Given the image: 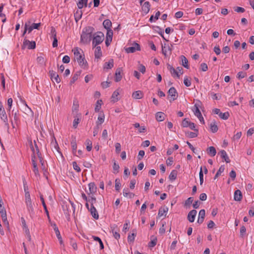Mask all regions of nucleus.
<instances>
[{
    "label": "nucleus",
    "mask_w": 254,
    "mask_h": 254,
    "mask_svg": "<svg viewBox=\"0 0 254 254\" xmlns=\"http://www.w3.org/2000/svg\"><path fill=\"white\" fill-rule=\"evenodd\" d=\"M2 221L5 225L7 226V227H9V223L7 219L6 214L3 215H1Z\"/></svg>",
    "instance_id": "60"
},
{
    "label": "nucleus",
    "mask_w": 254,
    "mask_h": 254,
    "mask_svg": "<svg viewBox=\"0 0 254 254\" xmlns=\"http://www.w3.org/2000/svg\"><path fill=\"white\" fill-rule=\"evenodd\" d=\"M2 221L5 225L7 226V227H9V223L7 219L6 214L3 215H1Z\"/></svg>",
    "instance_id": "59"
},
{
    "label": "nucleus",
    "mask_w": 254,
    "mask_h": 254,
    "mask_svg": "<svg viewBox=\"0 0 254 254\" xmlns=\"http://www.w3.org/2000/svg\"><path fill=\"white\" fill-rule=\"evenodd\" d=\"M79 121L80 119L78 118V117L77 116H75L73 122V128H76L77 127V125L79 123Z\"/></svg>",
    "instance_id": "57"
},
{
    "label": "nucleus",
    "mask_w": 254,
    "mask_h": 254,
    "mask_svg": "<svg viewBox=\"0 0 254 254\" xmlns=\"http://www.w3.org/2000/svg\"><path fill=\"white\" fill-rule=\"evenodd\" d=\"M194 132H191V131H187L185 132L186 135L189 137L190 138H195L196 137L198 134V130L196 129L195 130H194Z\"/></svg>",
    "instance_id": "20"
},
{
    "label": "nucleus",
    "mask_w": 254,
    "mask_h": 254,
    "mask_svg": "<svg viewBox=\"0 0 254 254\" xmlns=\"http://www.w3.org/2000/svg\"><path fill=\"white\" fill-rule=\"evenodd\" d=\"M140 45L136 43H134L132 46L127 48L126 49V51L127 53H134L136 51H140Z\"/></svg>",
    "instance_id": "6"
},
{
    "label": "nucleus",
    "mask_w": 254,
    "mask_h": 254,
    "mask_svg": "<svg viewBox=\"0 0 254 254\" xmlns=\"http://www.w3.org/2000/svg\"><path fill=\"white\" fill-rule=\"evenodd\" d=\"M104 39V35L101 32H97L93 34L92 45L94 48L102 43Z\"/></svg>",
    "instance_id": "3"
},
{
    "label": "nucleus",
    "mask_w": 254,
    "mask_h": 254,
    "mask_svg": "<svg viewBox=\"0 0 254 254\" xmlns=\"http://www.w3.org/2000/svg\"><path fill=\"white\" fill-rule=\"evenodd\" d=\"M71 141V145L72 149V152L73 154H75L76 152L77 144L75 137L72 136Z\"/></svg>",
    "instance_id": "21"
},
{
    "label": "nucleus",
    "mask_w": 254,
    "mask_h": 254,
    "mask_svg": "<svg viewBox=\"0 0 254 254\" xmlns=\"http://www.w3.org/2000/svg\"><path fill=\"white\" fill-rule=\"evenodd\" d=\"M243 195L242 192L239 190L235 191L234 199L235 201H241L242 199Z\"/></svg>",
    "instance_id": "14"
},
{
    "label": "nucleus",
    "mask_w": 254,
    "mask_h": 254,
    "mask_svg": "<svg viewBox=\"0 0 254 254\" xmlns=\"http://www.w3.org/2000/svg\"><path fill=\"white\" fill-rule=\"evenodd\" d=\"M157 242V238L152 236L151 237V241L149 242L148 246L149 247L152 248L156 246Z\"/></svg>",
    "instance_id": "32"
},
{
    "label": "nucleus",
    "mask_w": 254,
    "mask_h": 254,
    "mask_svg": "<svg viewBox=\"0 0 254 254\" xmlns=\"http://www.w3.org/2000/svg\"><path fill=\"white\" fill-rule=\"evenodd\" d=\"M168 98L170 97V102H171L172 101L176 100L178 97V93L176 89L174 87H171L168 91Z\"/></svg>",
    "instance_id": "4"
},
{
    "label": "nucleus",
    "mask_w": 254,
    "mask_h": 254,
    "mask_svg": "<svg viewBox=\"0 0 254 254\" xmlns=\"http://www.w3.org/2000/svg\"><path fill=\"white\" fill-rule=\"evenodd\" d=\"M155 30L157 32V33L162 37V38L165 41H168V40H167L164 36V31L159 26L155 27Z\"/></svg>",
    "instance_id": "36"
},
{
    "label": "nucleus",
    "mask_w": 254,
    "mask_h": 254,
    "mask_svg": "<svg viewBox=\"0 0 254 254\" xmlns=\"http://www.w3.org/2000/svg\"><path fill=\"white\" fill-rule=\"evenodd\" d=\"M89 211L90 212L92 217L94 219H98L99 218L98 213L94 206H91Z\"/></svg>",
    "instance_id": "13"
},
{
    "label": "nucleus",
    "mask_w": 254,
    "mask_h": 254,
    "mask_svg": "<svg viewBox=\"0 0 254 254\" xmlns=\"http://www.w3.org/2000/svg\"><path fill=\"white\" fill-rule=\"evenodd\" d=\"M162 53L165 56L166 55L167 51H170V53L172 51V48L168 45H166V44H164V46L162 45Z\"/></svg>",
    "instance_id": "35"
},
{
    "label": "nucleus",
    "mask_w": 254,
    "mask_h": 254,
    "mask_svg": "<svg viewBox=\"0 0 254 254\" xmlns=\"http://www.w3.org/2000/svg\"><path fill=\"white\" fill-rule=\"evenodd\" d=\"M26 46H27L28 49H34L36 48V42L35 41H30L28 40L24 39L22 48H24V47H25Z\"/></svg>",
    "instance_id": "5"
},
{
    "label": "nucleus",
    "mask_w": 254,
    "mask_h": 254,
    "mask_svg": "<svg viewBox=\"0 0 254 254\" xmlns=\"http://www.w3.org/2000/svg\"><path fill=\"white\" fill-rule=\"evenodd\" d=\"M114 66V60L110 59L108 62H106L104 64V69H111Z\"/></svg>",
    "instance_id": "22"
},
{
    "label": "nucleus",
    "mask_w": 254,
    "mask_h": 254,
    "mask_svg": "<svg viewBox=\"0 0 254 254\" xmlns=\"http://www.w3.org/2000/svg\"><path fill=\"white\" fill-rule=\"evenodd\" d=\"M199 104L196 103L194 104L193 107V109H192V111L194 113V114L195 115V116H197L198 115L199 116H201V112L199 109Z\"/></svg>",
    "instance_id": "26"
},
{
    "label": "nucleus",
    "mask_w": 254,
    "mask_h": 254,
    "mask_svg": "<svg viewBox=\"0 0 254 254\" xmlns=\"http://www.w3.org/2000/svg\"><path fill=\"white\" fill-rule=\"evenodd\" d=\"M119 95V92L118 91V90L115 91L112 95V98L113 99V101L114 102H117L119 100V98L118 97Z\"/></svg>",
    "instance_id": "44"
},
{
    "label": "nucleus",
    "mask_w": 254,
    "mask_h": 254,
    "mask_svg": "<svg viewBox=\"0 0 254 254\" xmlns=\"http://www.w3.org/2000/svg\"><path fill=\"white\" fill-rule=\"evenodd\" d=\"M51 38L55 39V38H57V32L55 28L53 27H51Z\"/></svg>",
    "instance_id": "64"
},
{
    "label": "nucleus",
    "mask_w": 254,
    "mask_h": 254,
    "mask_svg": "<svg viewBox=\"0 0 254 254\" xmlns=\"http://www.w3.org/2000/svg\"><path fill=\"white\" fill-rule=\"evenodd\" d=\"M167 68L170 71L172 75L175 74L178 78H180V74H179L178 72L170 64H167Z\"/></svg>",
    "instance_id": "18"
},
{
    "label": "nucleus",
    "mask_w": 254,
    "mask_h": 254,
    "mask_svg": "<svg viewBox=\"0 0 254 254\" xmlns=\"http://www.w3.org/2000/svg\"><path fill=\"white\" fill-rule=\"evenodd\" d=\"M80 51L81 49H79L77 47L75 48L73 50L74 55V58L77 60L79 65L83 68H87L88 67V64L84 58V54L80 53Z\"/></svg>",
    "instance_id": "2"
},
{
    "label": "nucleus",
    "mask_w": 254,
    "mask_h": 254,
    "mask_svg": "<svg viewBox=\"0 0 254 254\" xmlns=\"http://www.w3.org/2000/svg\"><path fill=\"white\" fill-rule=\"evenodd\" d=\"M165 114L161 112H157L156 114V119L158 122H161L165 119Z\"/></svg>",
    "instance_id": "31"
},
{
    "label": "nucleus",
    "mask_w": 254,
    "mask_h": 254,
    "mask_svg": "<svg viewBox=\"0 0 254 254\" xmlns=\"http://www.w3.org/2000/svg\"><path fill=\"white\" fill-rule=\"evenodd\" d=\"M40 200L42 202V205L44 207V210L47 214V216L48 218L49 219H50V216H49V211L48 210V209H47V206H46V204L45 203V200H44V198L43 197V195H40Z\"/></svg>",
    "instance_id": "23"
},
{
    "label": "nucleus",
    "mask_w": 254,
    "mask_h": 254,
    "mask_svg": "<svg viewBox=\"0 0 254 254\" xmlns=\"http://www.w3.org/2000/svg\"><path fill=\"white\" fill-rule=\"evenodd\" d=\"M113 173L114 174H117L119 172L120 166H119V165L118 164H117L115 161L114 162V165H113Z\"/></svg>",
    "instance_id": "49"
},
{
    "label": "nucleus",
    "mask_w": 254,
    "mask_h": 254,
    "mask_svg": "<svg viewBox=\"0 0 254 254\" xmlns=\"http://www.w3.org/2000/svg\"><path fill=\"white\" fill-rule=\"evenodd\" d=\"M219 116L221 119L226 120L229 118L230 114L228 112L225 113L220 112Z\"/></svg>",
    "instance_id": "42"
},
{
    "label": "nucleus",
    "mask_w": 254,
    "mask_h": 254,
    "mask_svg": "<svg viewBox=\"0 0 254 254\" xmlns=\"http://www.w3.org/2000/svg\"><path fill=\"white\" fill-rule=\"evenodd\" d=\"M113 31L112 30H108L106 34V38L105 41L106 45L108 47L110 44L112 40Z\"/></svg>",
    "instance_id": "9"
},
{
    "label": "nucleus",
    "mask_w": 254,
    "mask_h": 254,
    "mask_svg": "<svg viewBox=\"0 0 254 254\" xmlns=\"http://www.w3.org/2000/svg\"><path fill=\"white\" fill-rule=\"evenodd\" d=\"M177 174H178V172L177 170H172V172H171L170 174L169 175V179L172 181L175 180L177 178Z\"/></svg>",
    "instance_id": "33"
},
{
    "label": "nucleus",
    "mask_w": 254,
    "mask_h": 254,
    "mask_svg": "<svg viewBox=\"0 0 254 254\" xmlns=\"http://www.w3.org/2000/svg\"><path fill=\"white\" fill-rule=\"evenodd\" d=\"M51 78L52 80H55L57 83H60L61 79L60 78L59 75L54 70H50L49 71Z\"/></svg>",
    "instance_id": "11"
},
{
    "label": "nucleus",
    "mask_w": 254,
    "mask_h": 254,
    "mask_svg": "<svg viewBox=\"0 0 254 254\" xmlns=\"http://www.w3.org/2000/svg\"><path fill=\"white\" fill-rule=\"evenodd\" d=\"M27 209L30 213L34 212V208L32 201L25 202Z\"/></svg>",
    "instance_id": "34"
},
{
    "label": "nucleus",
    "mask_w": 254,
    "mask_h": 254,
    "mask_svg": "<svg viewBox=\"0 0 254 254\" xmlns=\"http://www.w3.org/2000/svg\"><path fill=\"white\" fill-rule=\"evenodd\" d=\"M55 139V142H52L51 144L52 145H54V147L55 148V149L57 151V152H58V153L62 156L63 157V155H62V153H61V152L60 151V147L58 145V144L55 139V138H54Z\"/></svg>",
    "instance_id": "46"
},
{
    "label": "nucleus",
    "mask_w": 254,
    "mask_h": 254,
    "mask_svg": "<svg viewBox=\"0 0 254 254\" xmlns=\"http://www.w3.org/2000/svg\"><path fill=\"white\" fill-rule=\"evenodd\" d=\"M52 226L53 227V229L55 232L56 235L58 239L60 244H61V245H63V246H64V242L62 240V236H61L60 232L59 230V229H58L57 225L55 223H54V224L52 225Z\"/></svg>",
    "instance_id": "7"
},
{
    "label": "nucleus",
    "mask_w": 254,
    "mask_h": 254,
    "mask_svg": "<svg viewBox=\"0 0 254 254\" xmlns=\"http://www.w3.org/2000/svg\"><path fill=\"white\" fill-rule=\"evenodd\" d=\"M85 144L86 145V149L88 151H90L92 148V141L87 139L86 140Z\"/></svg>",
    "instance_id": "45"
},
{
    "label": "nucleus",
    "mask_w": 254,
    "mask_h": 254,
    "mask_svg": "<svg viewBox=\"0 0 254 254\" xmlns=\"http://www.w3.org/2000/svg\"><path fill=\"white\" fill-rule=\"evenodd\" d=\"M193 201V197H190L185 201L184 205L185 206H190V204L192 203Z\"/></svg>",
    "instance_id": "52"
},
{
    "label": "nucleus",
    "mask_w": 254,
    "mask_h": 254,
    "mask_svg": "<svg viewBox=\"0 0 254 254\" xmlns=\"http://www.w3.org/2000/svg\"><path fill=\"white\" fill-rule=\"evenodd\" d=\"M219 154H220L221 157L224 159L226 163H230V160L227 155L226 152L224 150H221Z\"/></svg>",
    "instance_id": "16"
},
{
    "label": "nucleus",
    "mask_w": 254,
    "mask_h": 254,
    "mask_svg": "<svg viewBox=\"0 0 254 254\" xmlns=\"http://www.w3.org/2000/svg\"><path fill=\"white\" fill-rule=\"evenodd\" d=\"M112 22L110 19H106L103 21V25L104 27L107 30H112L111 29L112 27Z\"/></svg>",
    "instance_id": "17"
},
{
    "label": "nucleus",
    "mask_w": 254,
    "mask_h": 254,
    "mask_svg": "<svg viewBox=\"0 0 254 254\" xmlns=\"http://www.w3.org/2000/svg\"><path fill=\"white\" fill-rule=\"evenodd\" d=\"M207 153L209 155L213 157L216 154V150L214 147L210 146L207 148Z\"/></svg>",
    "instance_id": "28"
},
{
    "label": "nucleus",
    "mask_w": 254,
    "mask_h": 254,
    "mask_svg": "<svg viewBox=\"0 0 254 254\" xmlns=\"http://www.w3.org/2000/svg\"><path fill=\"white\" fill-rule=\"evenodd\" d=\"M95 57L97 59H100L102 56V52L100 46H96L94 52Z\"/></svg>",
    "instance_id": "29"
},
{
    "label": "nucleus",
    "mask_w": 254,
    "mask_h": 254,
    "mask_svg": "<svg viewBox=\"0 0 254 254\" xmlns=\"http://www.w3.org/2000/svg\"><path fill=\"white\" fill-rule=\"evenodd\" d=\"M168 210V208L167 207H163V208H160L159 210L158 216V217H160L162 216L164 213L167 212Z\"/></svg>",
    "instance_id": "40"
},
{
    "label": "nucleus",
    "mask_w": 254,
    "mask_h": 254,
    "mask_svg": "<svg viewBox=\"0 0 254 254\" xmlns=\"http://www.w3.org/2000/svg\"><path fill=\"white\" fill-rule=\"evenodd\" d=\"M225 170V166L224 165H221L220 168H219L218 171L217 172L216 174H215L214 179H216L222 173H223L224 171Z\"/></svg>",
    "instance_id": "38"
},
{
    "label": "nucleus",
    "mask_w": 254,
    "mask_h": 254,
    "mask_svg": "<svg viewBox=\"0 0 254 254\" xmlns=\"http://www.w3.org/2000/svg\"><path fill=\"white\" fill-rule=\"evenodd\" d=\"M88 0H79L77 3L79 9L82 8L84 6L86 7Z\"/></svg>",
    "instance_id": "30"
},
{
    "label": "nucleus",
    "mask_w": 254,
    "mask_h": 254,
    "mask_svg": "<svg viewBox=\"0 0 254 254\" xmlns=\"http://www.w3.org/2000/svg\"><path fill=\"white\" fill-rule=\"evenodd\" d=\"M93 238L94 241L98 242V244H100V248L101 250H103L104 248V244L101 240V239L97 236H93Z\"/></svg>",
    "instance_id": "41"
},
{
    "label": "nucleus",
    "mask_w": 254,
    "mask_h": 254,
    "mask_svg": "<svg viewBox=\"0 0 254 254\" xmlns=\"http://www.w3.org/2000/svg\"><path fill=\"white\" fill-rule=\"evenodd\" d=\"M190 123V122H189L186 118H185L182 121V126L184 127H189Z\"/></svg>",
    "instance_id": "53"
},
{
    "label": "nucleus",
    "mask_w": 254,
    "mask_h": 254,
    "mask_svg": "<svg viewBox=\"0 0 254 254\" xmlns=\"http://www.w3.org/2000/svg\"><path fill=\"white\" fill-rule=\"evenodd\" d=\"M210 128L211 131L213 133L216 132L218 129V127L216 125L215 122H213L210 124Z\"/></svg>",
    "instance_id": "37"
},
{
    "label": "nucleus",
    "mask_w": 254,
    "mask_h": 254,
    "mask_svg": "<svg viewBox=\"0 0 254 254\" xmlns=\"http://www.w3.org/2000/svg\"><path fill=\"white\" fill-rule=\"evenodd\" d=\"M132 97L135 99H140L143 97V93L140 90L136 91L133 92Z\"/></svg>",
    "instance_id": "15"
},
{
    "label": "nucleus",
    "mask_w": 254,
    "mask_h": 254,
    "mask_svg": "<svg viewBox=\"0 0 254 254\" xmlns=\"http://www.w3.org/2000/svg\"><path fill=\"white\" fill-rule=\"evenodd\" d=\"M31 23V21L29 20L28 21V23H25L24 25V28L27 29L28 33H30L33 30V27L32 26H29V24Z\"/></svg>",
    "instance_id": "47"
},
{
    "label": "nucleus",
    "mask_w": 254,
    "mask_h": 254,
    "mask_svg": "<svg viewBox=\"0 0 254 254\" xmlns=\"http://www.w3.org/2000/svg\"><path fill=\"white\" fill-rule=\"evenodd\" d=\"M3 116L4 117H6L7 115L6 114V112L5 111L2 105L0 106V118L1 119V118H3Z\"/></svg>",
    "instance_id": "51"
},
{
    "label": "nucleus",
    "mask_w": 254,
    "mask_h": 254,
    "mask_svg": "<svg viewBox=\"0 0 254 254\" xmlns=\"http://www.w3.org/2000/svg\"><path fill=\"white\" fill-rule=\"evenodd\" d=\"M136 236V231L134 229L132 230V233L129 234L127 237V241L128 242H133L134 240L135 237Z\"/></svg>",
    "instance_id": "27"
},
{
    "label": "nucleus",
    "mask_w": 254,
    "mask_h": 254,
    "mask_svg": "<svg viewBox=\"0 0 254 254\" xmlns=\"http://www.w3.org/2000/svg\"><path fill=\"white\" fill-rule=\"evenodd\" d=\"M121 186V184L120 183V181L118 179H116L115 180V189L117 191H119L120 190V188Z\"/></svg>",
    "instance_id": "54"
},
{
    "label": "nucleus",
    "mask_w": 254,
    "mask_h": 254,
    "mask_svg": "<svg viewBox=\"0 0 254 254\" xmlns=\"http://www.w3.org/2000/svg\"><path fill=\"white\" fill-rule=\"evenodd\" d=\"M247 76V73L243 71H240L237 73V77L240 79L244 78Z\"/></svg>",
    "instance_id": "58"
},
{
    "label": "nucleus",
    "mask_w": 254,
    "mask_h": 254,
    "mask_svg": "<svg viewBox=\"0 0 254 254\" xmlns=\"http://www.w3.org/2000/svg\"><path fill=\"white\" fill-rule=\"evenodd\" d=\"M197 211L195 209L191 210L188 214V219L190 222H193L194 221Z\"/></svg>",
    "instance_id": "10"
},
{
    "label": "nucleus",
    "mask_w": 254,
    "mask_h": 254,
    "mask_svg": "<svg viewBox=\"0 0 254 254\" xmlns=\"http://www.w3.org/2000/svg\"><path fill=\"white\" fill-rule=\"evenodd\" d=\"M31 144H32V142H31ZM31 149L33 152V154L32 155L31 161H32V164H33V163H36V156H35V149H34V147L33 146L32 144H31Z\"/></svg>",
    "instance_id": "50"
},
{
    "label": "nucleus",
    "mask_w": 254,
    "mask_h": 254,
    "mask_svg": "<svg viewBox=\"0 0 254 254\" xmlns=\"http://www.w3.org/2000/svg\"><path fill=\"white\" fill-rule=\"evenodd\" d=\"M103 104V102L102 100H98L96 104V106L95 108V112H99L101 108L102 104Z\"/></svg>",
    "instance_id": "39"
},
{
    "label": "nucleus",
    "mask_w": 254,
    "mask_h": 254,
    "mask_svg": "<svg viewBox=\"0 0 254 254\" xmlns=\"http://www.w3.org/2000/svg\"><path fill=\"white\" fill-rule=\"evenodd\" d=\"M184 83L187 87H190L191 84L190 80L187 76L185 77Z\"/></svg>",
    "instance_id": "63"
},
{
    "label": "nucleus",
    "mask_w": 254,
    "mask_h": 254,
    "mask_svg": "<svg viewBox=\"0 0 254 254\" xmlns=\"http://www.w3.org/2000/svg\"><path fill=\"white\" fill-rule=\"evenodd\" d=\"M94 29L88 26L83 29L80 37V41L84 44L88 43L92 39V33Z\"/></svg>",
    "instance_id": "1"
},
{
    "label": "nucleus",
    "mask_w": 254,
    "mask_h": 254,
    "mask_svg": "<svg viewBox=\"0 0 254 254\" xmlns=\"http://www.w3.org/2000/svg\"><path fill=\"white\" fill-rule=\"evenodd\" d=\"M37 62L41 66H43L45 64V59L42 56L38 57L37 58Z\"/></svg>",
    "instance_id": "43"
},
{
    "label": "nucleus",
    "mask_w": 254,
    "mask_h": 254,
    "mask_svg": "<svg viewBox=\"0 0 254 254\" xmlns=\"http://www.w3.org/2000/svg\"><path fill=\"white\" fill-rule=\"evenodd\" d=\"M199 177L200 180V185H202L203 183V174L202 167H200V170L199 173Z\"/></svg>",
    "instance_id": "56"
},
{
    "label": "nucleus",
    "mask_w": 254,
    "mask_h": 254,
    "mask_svg": "<svg viewBox=\"0 0 254 254\" xmlns=\"http://www.w3.org/2000/svg\"><path fill=\"white\" fill-rule=\"evenodd\" d=\"M23 188H24V190L25 193H27H27H30L28 190H29L28 187L27 186V182H26L25 178L23 179Z\"/></svg>",
    "instance_id": "55"
},
{
    "label": "nucleus",
    "mask_w": 254,
    "mask_h": 254,
    "mask_svg": "<svg viewBox=\"0 0 254 254\" xmlns=\"http://www.w3.org/2000/svg\"><path fill=\"white\" fill-rule=\"evenodd\" d=\"M150 4L149 1H145L142 6V10L145 14H147L150 9Z\"/></svg>",
    "instance_id": "12"
},
{
    "label": "nucleus",
    "mask_w": 254,
    "mask_h": 254,
    "mask_svg": "<svg viewBox=\"0 0 254 254\" xmlns=\"http://www.w3.org/2000/svg\"><path fill=\"white\" fill-rule=\"evenodd\" d=\"M81 71H77L73 75L70 81V84L72 85L78 79V77L80 75Z\"/></svg>",
    "instance_id": "19"
},
{
    "label": "nucleus",
    "mask_w": 254,
    "mask_h": 254,
    "mask_svg": "<svg viewBox=\"0 0 254 254\" xmlns=\"http://www.w3.org/2000/svg\"><path fill=\"white\" fill-rule=\"evenodd\" d=\"M2 221L5 225L7 226V227H9V223L7 219L6 214L3 215H1Z\"/></svg>",
    "instance_id": "61"
},
{
    "label": "nucleus",
    "mask_w": 254,
    "mask_h": 254,
    "mask_svg": "<svg viewBox=\"0 0 254 254\" xmlns=\"http://www.w3.org/2000/svg\"><path fill=\"white\" fill-rule=\"evenodd\" d=\"M180 58L182 61V65L185 68L189 69V65L188 64L189 62H188V60L186 58V57L185 56L182 55V56H181Z\"/></svg>",
    "instance_id": "24"
},
{
    "label": "nucleus",
    "mask_w": 254,
    "mask_h": 254,
    "mask_svg": "<svg viewBox=\"0 0 254 254\" xmlns=\"http://www.w3.org/2000/svg\"><path fill=\"white\" fill-rule=\"evenodd\" d=\"M89 190L90 193H94L96 192L97 187L94 182L90 183L88 184Z\"/></svg>",
    "instance_id": "25"
},
{
    "label": "nucleus",
    "mask_w": 254,
    "mask_h": 254,
    "mask_svg": "<svg viewBox=\"0 0 254 254\" xmlns=\"http://www.w3.org/2000/svg\"><path fill=\"white\" fill-rule=\"evenodd\" d=\"M123 72V70L122 68L119 67L116 69L115 77V80L116 82H119L121 80L122 78Z\"/></svg>",
    "instance_id": "8"
},
{
    "label": "nucleus",
    "mask_w": 254,
    "mask_h": 254,
    "mask_svg": "<svg viewBox=\"0 0 254 254\" xmlns=\"http://www.w3.org/2000/svg\"><path fill=\"white\" fill-rule=\"evenodd\" d=\"M2 221L5 225L7 226V227H9V223L7 219L6 214L3 215H1Z\"/></svg>",
    "instance_id": "62"
},
{
    "label": "nucleus",
    "mask_w": 254,
    "mask_h": 254,
    "mask_svg": "<svg viewBox=\"0 0 254 254\" xmlns=\"http://www.w3.org/2000/svg\"><path fill=\"white\" fill-rule=\"evenodd\" d=\"M1 120L3 121L4 123V126L7 128V132H9V126L8 123L7 117H4V116H3V118L2 117Z\"/></svg>",
    "instance_id": "48"
}]
</instances>
